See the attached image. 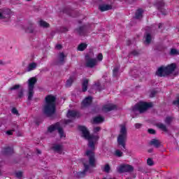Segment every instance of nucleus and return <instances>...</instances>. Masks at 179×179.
Listing matches in <instances>:
<instances>
[{
    "label": "nucleus",
    "mask_w": 179,
    "mask_h": 179,
    "mask_svg": "<svg viewBox=\"0 0 179 179\" xmlns=\"http://www.w3.org/2000/svg\"><path fill=\"white\" fill-rule=\"evenodd\" d=\"M78 129L80 131V132H82L83 137L88 141V148L91 149L87 150L85 152L86 156H87V157L90 159V165H87V164L83 162L85 167L84 171L79 172L78 173V177L81 178L85 176L86 173H91L90 167H94L96 164V159H94V144L97 143V141H99V136L90 135L89 130H87L85 126H79Z\"/></svg>",
    "instance_id": "obj_1"
},
{
    "label": "nucleus",
    "mask_w": 179,
    "mask_h": 179,
    "mask_svg": "<svg viewBox=\"0 0 179 179\" xmlns=\"http://www.w3.org/2000/svg\"><path fill=\"white\" fill-rule=\"evenodd\" d=\"M45 100L43 113L50 117V115H52L55 113V100H57V97L53 95H48Z\"/></svg>",
    "instance_id": "obj_2"
},
{
    "label": "nucleus",
    "mask_w": 179,
    "mask_h": 179,
    "mask_svg": "<svg viewBox=\"0 0 179 179\" xmlns=\"http://www.w3.org/2000/svg\"><path fill=\"white\" fill-rule=\"evenodd\" d=\"M176 64H171L170 65H168L167 66H161L158 69V70L156 72V76H159L162 78V76H167V75H170V73H172L174 72V70L176 69Z\"/></svg>",
    "instance_id": "obj_3"
},
{
    "label": "nucleus",
    "mask_w": 179,
    "mask_h": 179,
    "mask_svg": "<svg viewBox=\"0 0 179 179\" xmlns=\"http://www.w3.org/2000/svg\"><path fill=\"white\" fill-rule=\"evenodd\" d=\"M125 141H127V127L125 124H120V132L117 137V143L119 146L122 147V150H125Z\"/></svg>",
    "instance_id": "obj_4"
},
{
    "label": "nucleus",
    "mask_w": 179,
    "mask_h": 179,
    "mask_svg": "<svg viewBox=\"0 0 179 179\" xmlns=\"http://www.w3.org/2000/svg\"><path fill=\"white\" fill-rule=\"evenodd\" d=\"M150 107H153V103L152 102L146 103L141 101L133 107L132 113H144V111H146V110L150 108Z\"/></svg>",
    "instance_id": "obj_5"
},
{
    "label": "nucleus",
    "mask_w": 179,
    "mask_h": 179,
    "mask_svg": "<svg viewBox=\"0 0 179 179\" xmlns=\"http://www.w3.org/2000/svg\"><path fill=\"white\" fill-rule=\"evenodd\" d=\"M37 83V79L35 77H32L28 80V100L33 99L34 94V85Z\"/></svg>",
    "instance_id": "obj_6"
},
{
    "label": "nucleus",
    "mask_w": 179,
    "mask_h": 179,
    "mask_svg": "<svg viewBox=\"0 0 179 179\" xmlns=\"http://www.w3.org/2000/svg\"><path fill=\"white\" fill-rule=\"evenodd\" d=\"M58 131L60 138H65V133H64V130L61 127V124L59 123H56L55 125H52L48 127V132H54V131Z\"/></svg>",
    "instance_id": "obj_7"
},
{
    "label": "nucleus",
    "mask_w": 179,
    "mask_h": 179,
    "mask_svg": "<svg viewBox=\"0 0 179 179\" xmlns=\"http://www.w3.org/2000/svg\"><path fill=\"white\" fill-rule=\"evenodd\" d=\"M85 65L87 66V68H94V66H96L97 65V60L96 59H93L90 57L89 55H87L85 56Z\"/></svg>",
    "instance_id": "obj_8"
},
{
    "label": "nucleus",
    "mask_w": 179,
    "mask_h": 179,
    "mask_svg": "<svg viewBox=\"0 0 179 179\" xmlns=\"http://www.w3.org/2000/svg\"><path fill=\"white\" fill-rule=\"evenodd\" d=\"M134 171V167L129 164H122L117 167L118 173H129Z\"/></svg>",
    "instance_id": "obj_9"
},
{
    "label": "nucleus",
    "mask_w": 179,
    "mask_h": 179,
    "mask_svg": "<svg viewBox=\"0 0 179 179\" xmlns=\"http://www.w3.org/2000/svg\"><path fill=\"white\" fill-rule=\"evenodd\" d=\"M10 9L4 8L0 9V19H7V20L10 17Z\"/></svg>",
    "instance_id": "obj_10"
},
{
    "label": "nucleus",
    "mask_w": 179,
    "mask_h": 179,
    "mask_svg": "<svg viewBox=\"0 0 179 179\" xmlns=\"http://www.w3.org/2000/svg\"><path fill=\"white\" fill-rule=\"evenodd\" d=\"M112 110H117V106L113 103H108L103 107V111L105 113H108V111H112Z\"/></svg>",
    "instance_id": "obj_11"
},
{
    "label": "nucleus",
    "mask_w": 179,
    "mask_h": 179,
    "mask_svg": "<svg viewBox=\"0 0 179 179\" xmlns=\"http://www.w3.org/2000/svg\"><path fill=\"white\" fill-rule=\"evenodd\" d=\"M53 150L59 153V155H62L64 153V147L62 145L55 144L52 146Z\"/></svg>",
    "instance_id": "obj_12"
},
{
    "label": "nucleus",
    "mask_w": 179,
    "mask_h": 179,
    "mask_svg": "<svg viewBox=\"0 0 179 179\" xmlns=\"http://www.w3.org/2000/svg\"><path fill=\"white\" fill-rule=\"evenodd\" d=\"M156 6L159 9V10H160L162 15H166V11H164V9H163V7L164 6V2L163 1V0L159 1L156 3Z\"/></svg>",
    "instance_id": "obj_13"
},
{
    "label": "nucleus",
    "mask_w": 179,
    "mask_h": 179,
    "mask_svg": "<svg viewBox=\"0 0 179 179\" xmlns=\"http://www.w3.org/2000/svg\"><path fill=\"white\" fill-rule=\"evenodd\" d=\"M65 58H66V55H65L64 52H60L57 57L58 64L59 65L64 64V62H65Z\"/></svg>",
    "instance_id": "obj_14"
},
{
    "label": "nucleus",
    "mask_w": 179,
    "mask_h": 179,
    "mask_svg": "<svg viewBox=\"0 0 179 179\" xmlns=\"http://www.w3.org/2000/svg\"><path fill=\"white\" fill-rule=\"evenodd\" d=\"M92 103V97H86L82 102V107H88Z\"/></svg>",
    "instance_id": "obj_15"
},
{
    "label": "nucleus",
    "mask_w": 179,
    "mask_h": 179,
    "mask_svg": "<svg viewBox=\"0 0 179 179\" xmlns=\"http://www.w3.org/2000/svg\"><path fill=\"white\" fill-rule=\"evenodd\" d=\"M36 68H37V64L36 63H30L27 68V72H31V71H34V69H36Z\"/></svg>",
    "instance_id": "obj_16"
},
{
    "label": "nucleus",
    "mask_w": 179,
    "mask_h": 179,
    "mask_svg": "<svg viewBox=\"0 0 179 179\" xmlns=\"http://www.w3.org/2000/svg\"><path fill=\"white\" fill-rule=\"evenodd\" d=\"M112 7L110 5H107V4H103L99 6V9L101 12H106V10H110V9H111Z\"/></svg>",
    "instance_id": "obj_17"
},
{
    "label": "nucleus",
    "mask_w": 179,
    "mask_h": 179,
    "mask_svg": "<svg viewBox=\"0 0 179 179\" xmlns=\"http://www.w3.org/2000/svg\"><path fill=\"white\" fill-rule=\"evenodd\" d=\"M76 117H78V112L75 110H69L67 118H76Z\"/></svg>",
    "instance_id": "obj_18"
},
{
    "label": "nucleus",
    "mask_w": 179,
    "mask_h": 179,
    "mask_svg": "<svg viewBox=\"0 0 179 179\" xmlns=\"http://www.w3.org/2000/svg\"><path fill=\"white\" fill-rule=\"evenodd\" d=\"M3 152L4 155H10L13 153V148L12 147H7L3 149Z\"/></svg>",
    "instance_id": "obj_19"
},
{
    "label": "nucleus",
    "mask_w": 179,
    "mask_h": 179,
    "mask_svg": "<svg viewBox=\"0 0 179 179\" xmlns=\"http://www.w3.org/2000/svg\"><path fill=\"white\" fill-rule=\"evenodd\" d=\"M73 80H75V76L70 77L66 83V87H70V86L72 85V83H73Z\"/></svg>",
    "instance_id": "obj_20"
},
{
    "label": "nucleus",
    "mask_w": 179,
    "mask_h": 179,
    "mask_svg": "<svg viewBox=\"0 0 179 179\" xmlns=\"http://www.w3.org/2000/svg\"><path fill=\"white\" fill-rule=\"evenodd\" d=\"M143 13V10L142 9H138L136 12V19H142V14Z\"/></svg>",
    "instance_id": "obj_21"
},
{
    "label": "nucleus",
    "mask_w": 179,
    "mask_h": 179,
    "mask_svg": "<svg viewBox=\"0 0 179 179\" xmlns=\"http://www.w3.org/2000/svg\"><path fill=\"white\" fill-rule=\"evenodd\" d=\"M93 121H94V124H100V122H103V121H104V118L100 116H98L94 117Z\"/></svg>",
    "instance_id": "obj_22"
},
{
    "label": "nucleus",
    "mask_w": 179,
    "mask_h": 179,
    "mask_svg": "<svg viewBox=\"0 0 179 179\" xmlns=\"http://www.w3.org/2000/svg\"><path fill=\"white\" fill-rule=\"evenodd\" d=\"M87 85H89V80L85 79L83 83V92L87 90Z\"/></svg>",
    "instance_id": "obj_23"
},
{
    "label": "nucleus",
    "mask_w": 179,
    "mask_h": 179,
    "mask_svg": "<svg viewBox=\"0 0 179 179\" xmlns=\"http://www.w3.org/2000/svg\"><path fill=\"white\" fill-rule=\"evenodd\" d=\"M150 145H153L155 148H159V146H160V141H159V140L152 139L150 141Z\"/></svg>",
    "instance_id": "obj_24"
},
{
    "label": "nucleus",
    "mask_w": 179,
    "mask_h": 179,
    "mask_svg": "<svg viewBox=\"0 0 179 179\" xmlns=\"http://www.w3.org/2000/svg\"><path fill=\"white\" fill-rule=\"evenodd\" d=\"M39 26H41V27H50V24L41 20L39 21Z\"/></svg>",
    "instance_id": "obj_25"
},
{
    "label": "nucleus",
    "mask_w": 179,
    "mask_h": 179,
    "mask_svg": "<svg viewBox=\"0 0 179 179\" xmlns=\"http://www.w3.org/2000/svg\"><path fill=\"white\" fill-rule=\"evenodd\" d=\"M87 45L86 43H81L78 45V51H83L86 50Z\"/></svg>",
    "instance_id": "obj_26"
},
{
    "label": "nucleus",
    "mask_w": 179,
    "mask_h": 179,
    "mask_svg": "<svg viewBox=\"0 0 179 179\" xmlns=\"http://www.w3.org/2000/svg\"><path fill=\"white\" fill-rule=\"evenodd\" d=\"M158 128H159V129H162V131H164V132H167V127H166V125L159 123L157 124Z\"/></svg>",
    "instance_id": "obj_27"
},
{
    "label": "nucleus",
    "mask_w": 179,
    "mask_h": 179,
    "mask_svg": "<svg viewBox=\"0 0 179 179\" xmlns=\"http://www.w3.org/2000/svg\"><path fill=\"white\" fill-rule=\"evenodd\" d=\"M150 41H152V36H150V34H148L145 36V43L150 44Z\"/></svg>",
    "instance_id": "obj_28"
},
{
    "label": "nucleus",
    "mask_w": 179,
    "mask_h": 179,
    "mask_svg": "<svg viewBox=\"0 0 179 179\" xmlns=\"http://www.w3.org/2000/svg\"><path fill=\"white\" fill-rule=\"evenodd\" d=\"M85 31H86V28L85 27H80L78 29V33L81 36H85Z\"/></svg>",
    "instance_id": "obj_29"
},
{
    "label": "nucleus",
    "mask_w": 179,
    "mask_h": 179,
    "mask_svg": "<svg viewBox=\"0 0 179 179\" xmlns=\"http://www.w3.org/2000/svg\"><path fill=\"white\" fill-rule=\"evenodd\" d=\"M103 171H105V173H110V170H111V168L110 167V165H108V164H106L103 168Z\"/></svg>",
    "instance_id": "obj_30"
},
{
    "label": "nucleus",
    "mask_w": 179,
    "mask_h": 179,
    "mask_svg": "<svg viewBox=\"0 0 179 179\" xmlns=\"http://www.w3.org/2000/svg\"><path fill=\"white\" fill-rule=\"evenodd\" d=\"M120 69V66H115L113 69V76H118V70Z\"/></svg>",
    "instance_id": "obj_31"
},
{
    "label": "nucleus",
    "mask_w": 179,
    "mask_h": 179,
    "mask_svg": "<svg viewBox=\"0 0 179 179\" xmlns=\"http://www.w3.org/2000/svg\"><path fill=\"white\" fill-rule=\"evenodd\" d=\"M115 156H117V157H122V152H121L120 150H116L115 151Z\"/></svg>",
    "instance_id": "obj_32"
},
{
    "label": "nucleus",
    "mask_w": 179,
    "mask_h": 179,
    "mask_svg": "<svg viewBox=\"0 0 179 179\" xmlns=\"http://www.w3.org/2000/svg\"><path fill=\"white\" fill-rule=\"evenodd\" d=\"M171 55H178V50L176 49L172 48L170 52Z\"/></svg>",
    "instance_id": "obj_33"
},
{
    "label": "nucleus",
    "mask_w": 179,
    "mask_h": 179,
    "mask_svg": "<svg viewBox=\"0 0 179 179\" xmlns=\"http://www.w3.org/2000/svg\"><path fill=\"white\" fill-rule=\"evenodd\" d=\"M173 121V117H167L165 120V122L166 124H171V122Z\"/></svg>",
    "instance_id": "obj_34"
},
{
    "label": "nucleus",
    "mask_w": 179,
    "mask_h": 179,
    "mask_svg": "<svg viewBox=\"0 0 179 179\" xmlns=\"http://www.w3.org/2000/svg\"><path fill=\"white\" fill-rule=\"evenodd\" d=\"M19 87H20V85H13V87H11L10 88V90H17V89H19Z\"/></svg>",
    "instance_id": "obj_35"
},
{
    "label": "nucleus",
    "mask_w": 179,
    "mask_h": 179,
    "mask_svg": "<svg viewBox=\"0 0 179 179\" xmlns=\"http://www.w3.org/2000/svg\"><path fill=\"white\" fill-rule=\"evenodd\" d=\"M11 111L15 115H19V112L17 111V109H16V108H13Z\"/></svg>",
    "instance_id": "obj_36"
},
{
    "label": "nucleus",
    "mask_w": 179,
    "mask_h": 179,
    "mask_svg": "<svg viewBox=\"0 0 179 179\" xmlns=\"http://www.w3.org/2000/svg\"><path fill=\"white\" fill-rule=\"evenodd\" d=\"M15 176L17 178H20L23 176V173H22L21 171H18L15 173Z\"/></svg>",
    "instance_id": "obj_37"
},
{
    "label": "nucleus",
    "mask_w": 179,
    "mask_h": 179,
    "mask_svg": "<svg viewBox=\"0 0 179 179\" xmlns=\"http://www.w3.org/2000/svg\"><path fill=\"white\" fill-rule=\"evenodd\" d=\"M147 164H148V166H153V160H152V159L149 158L147 160Z\"/></svg>",
    "instance_id": "obj_38"
},
{
    "label": "nucleus",
    "mask_w": 179,
    "mask_h": 179,
    "mask_svg": "<svg viewBox=\"0 0 179 179\" xmlns=\"http://www.w3.org/2000/svg\"><path fill=\"white\" fill-rule=\"evenodd\" d=\"M98 61H102L103 60V54L99 53L97 56Z\"/></svg>",
    "instance_id": "obj_39"
},
{
    "label": "nucleus",
    "mask_w": 179,
    "mask_h": 179,
    "mask_svg": "<svg viewBox=\"0 0 179 179\" xmlns=\"http://www.w3.org/2000/svg\"><path fill=\"white\" fill-rule=\"evenodd\" d=\"M173 104H174L175 106H179V96H178L176 100H175V101H173Z\"/></svg>",
    "instance_id": "obj_40"
},
{
    "label": "nucleus",
    "mask_w": 179,
    "mask_h": 179,
    "mask_svg": "<svg viewBox=\"0 0 179 179\" xmlns=\"http://www.w3.org/2000/svg\"><path fill=\"white\" fill-rule=\"evenodd\" d=\"M141 127H142V124H141V123H136L135 124V128H136L137 129H139V128H141Z\"/></svg>",
    "instance_id": "obj_41"
},
{
    "label": "nucleus",
    "mask_w": 179,
    "mask_h": 179,
    "mask_svg": "<svg viewBox=\"0 0 179 179\" xmlns=\"http://www.w3.org/2000/svg\"><path fill=\"white\" fill-rule=\"evenodd\" d=\"M155 129H148V133L149 134H155Z\"/></svg>",
    "instance_id": "obj_42"
},
{
    "label": "nucleus",
    "mask_w": 179,
    "mask_h": 179,
    "mask_svg": "<svg viewBox=\"0 0 179 179\" xmlns=\"http://www.w3.org/2000/svg\"><path fill=\"white\" fill-rule=\"evenodd\" d=\"M155 94H156V91H152L151 94H150V96L155 97Z\"/></svg>",
    "instance_id": "obj_43"
},
{
    "label": "nucleus",
    "mask_w": 179,
    "mask_h": 179,
    "mask_svg": "<svg viewBox=\"0 0 179 179\" xmlns=\"http://www.w3.org/2000/svg\"><path fill=\"white\" fill-rule=\"evenodd\" d=\"M99 131H100V127H96L94 129V132H99Z\"/></svg>",
    "instance_id": "obj_44"
},
{
    "label": "nucleus",
    "mask_w": 179,
    "mask_h": 179,
    "mask_svg": "<svg viewBox=\"0 0 179 179\" xmlns=\"http://www.w3.org/2000/svg\"><path fill=\"white\" fill-rule=\"evenodd\" d=\"M55 48L57 49V50H61V48H62V45H56Z\"/></svg>",
    "instance_id": "obj_45"
},
{
    "label": "nucleus",
    "mask_w": 179,
    "mask_h": 179,
    "mask_svg": "<svg viewBox=\"0 0 179 179\" xmlns=\"http://www.w3.org/2000/svg\"><path fill=\"white\" fill-rule=\"evenodd\" d=\"M13 130H9L6 131L7 135H12Z\"/></svg>",
    "instance_id": "obj_46"
},
{
    "label": "nucleus",
    "mask_w": 179,
    "mask_h": 179,
    "mask_svg": "<svg viewBox=\"0 0 179 179\" xmlns=\"http://www.w3.org/2000/svg\"><path fill=\"white\" fill-rule=\"evenodd\" d=\"M18 97H20V98L23 97V91H21V92H19Z\"/></svg>",
    "instance_id": "obj_47"
},
{
    "label": "nucleus",
    "mask_w": 179,
    "mask_h": 179,
    "mask_svg": "<svg viewBox=\"0 0 179 179\" xmlns=\"http://www.w3.org/2000/svg\"><path fill=\"white\" fill-rule=\"evenodd\" d=\"M1 65H5V62L2 60H0V66Z\"/></svg>",
    "instance_id": "obj_48"
},
{
    "label": "nucleus",
    "mask_w": 179,
    "mask_h": 179,
    "mask_svg": "<svg viewBox=\"0 0 179 179\" xmlns=\"http://www.w3.org/2000/svg\"><path fill=\"white\" fill-rule=\"evenodd\" d=\"M38 155H41V151L40 150H36Z\"/></svg>",
    "instance_id": "obj_49"
},
{
    "label": "nucleus",
    "mask_w": 179,
    "mask_h": 179,
    "mask_svg": "<svg viewBox=\"0 0 179 179\" xmlns=\"http://www.w3.org/2000/svg\"><path fill=\"white\" fill-rule=\"evenodd\" d=\"M132 54H133V55H136V54H138V52H136V51H134V52H132Z\"/></svg>",
    "instance_id": "obj_50"
},
{
    "label": "nucleus",
    "mask_w": 179,
    "mask_h": 179,
    "mask_svg": "<svg viewBox=\"0 0 179 179\" xmlns=\"http://www.w3.org/2000/svg\"><path fill=\"white\" fill-rule=\"evenodd\" d=\"M27 31L28 32V33H33V30H27Z\"/></svg>",
    "instance_id": "obj_51"
},
{
    "label": "nucleus",
    "mask_w": 179,
    "mask_h": 179,
    "mask_svg": "<svg viewBox=\"0 0 179 179\" xmlns=\"http://www.w3.org/2000/svg\"><path fill=\"white\" fill-rule=\"evenodd\" d=\"M162 26V24H159V28L160 29Z\"/></svg>",
    "instance_id": "obj_52"
},
{
    "label": "nucleus",
    "mask_w": 179,
    "mask_h": 179,
    "mask_svg": "<svg viewBox=\"0 0 179 179\" xmlns=\"http://www.w3.org/2000/svg\"><path fill=\"white\" fill-rule=\"evenodd\" d=\"M69 122V120H66L64 123L68 124Z\"/></svg>",
    "instance_id": "obj_53"
},
{
    "label": "nucleus",
    "mask_w": 179,
    "mask_h": 179,
    "mask_svg": "<svg viewBox=\"0 0 179 179\" xmlns=\"http://www.w3.org/2000/svg\"><path fill=\"white\" fill-rule=\"evenodd\" d=\"M149 152H152V150H150Z\"/></svg>",
    "instance_id": "obj_54"
},
{
    "label": "nucleus",
    "mask_w": 179,
    "mask_h": 179,
    "mask_svg": "<svg viewBox=\"0 0 179 179\" xmlns=\"http://www.w3.org/2000/svg\"><path fill=\"white\" fill-rule=\"evenodd\" d=\"M27 1H31V0H27Z\"/></svg>",
    "instance_id": "obj_55"
}]
</instances>
